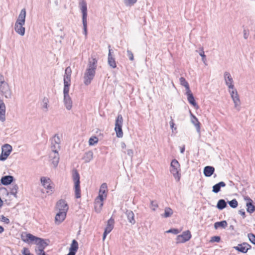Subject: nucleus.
Wrapping results in <instances>:
<instances>
[{"instance_id": "1", "label": "nucleus", "mask_w": 255, "mask_h": 255, "mask_svg": "<svg viewBox=\"0 0 255 255\" xmlns=\"http://www.w3.org/2000/svg\"><path fill=\"white\" fill-rule=\"evenodd\" d=\"M21 238L24 242L28 244L34 243L36 245L37 249H35V252L37 255H41V253L44 252V249L48 245L44 239L35 237L30 233H22Z\"/></svg>"}, {"instance_id": "2", "label": "nucleus", "mask_w": 255, "mask_h": 255, "mask_svg": "<svg viewBox=\"0 0 255 255\" xmlns=\"http://www.w3.org/2000/svg\"><path fill=\"white\" fill-rule=\"evenodd\" d=\"M97 59L93 57L89 59L88 68H87L84 76V82L86 85L90 84L94 79L97 68Z\"/></svg>"}, {"instance_id": "3", "label": "nucleus", "mask_w": 255, "mask_h": 255, "mask_svg": "<svg viewBox=\"0 0 255 255\" xmlns=\"http://www.w3.org/2000/svg\"><path fill=\"white\" fill-rule=\"evenodd\" d=\"M108 193L107 185L106 183H103L100 188L98 196L94 201L95 209L97 212H100L103 207L104 201L107 198Z\"/></svg>"}, {"instance_id": "4", "label": "nucleus", "mask_w": 255, "mask_h": 255, "mask_svg": "<svg viewBox=\"0 0 255 255\" xmlns=\"http://www.w3.org/2000/svg\"><path fill=\"white\" fill-rule=\"evenodd\" d=\"M72 74V70L71 68L69 66L67 67L65 70V74L64 76V96H69V86L71 84V77Z\"/></svg>"}, {"instance_id": "5", "label": "nucleus", "mask_w": 255, "mask_h": 255, "mask_svg": "<svg viewBox=\"0 0 255 255\" xmlns=\"http://www.w3.org/2000/svg\"><path fill=\"white\" fill-rule=\"evenodd\" d=\"M180 165L175 159H173L170 164V171L177 181H179L181 178Z\"/></svg>"}, {"instance_id": "6", "label": "nucleus", "mask_w": 255, "mask_h": 255, "mask_svg": "<svg viewBox=\"0 0 255 255\" xmlns=\"http://www.w3.org/2000/svg\"><path fill=\"white\" fill-rule=\"evenodd\" d=\"M72 177L74 182L75 197L76 198H79L81 197L80 175L76 170L73 171Z\"/></svg>"}, {"instance_id": "7", "label": "nucleus", "mask_w": 255, "mask_h": 255, "mask_svg": "<svg viewBox=\"0 0 255 255\" xmlns=\"http://www.w3.org/2000/svg\"><path fill=\"white\" fill-rule=\"evenodd\" d=\"M123 124V118L121 115H119L116 120L115 131L116 133V136L121 138L123 136L124 133L122 130Z\"/></svg>"}, {"instance_id": "8", "label": "nucleus", "mask_w": 255, "mask_h": 255, "mask_svg": "<svg viewBox=\"0 0 255 255\" xmlns=\"http://www.w3.org/2000/svg\"><path fill=\"white\" fill-rule=\"evenodd\" d=\"M80 8L82 13V21L84 27V30L85 35L87 34V3L85 1H82L80 3Z\"/></svg>"}, {"instance_id": "9", "label": "nucleus", "mask_w": 255, "mask_h": 255, "mask_svg": "<svg viewBox=\"0 0 255 255\" xmlns=\"http://www.w3.org/2000/svg\"><path fill=\"white\" fill-rule=\"evenodd\" d=\"M41 182L43 187L47 190V193L52 194L54 189V184L49 178L42 177Z\"/></svg>"}, {"instance_id": "10", "label": "nucleus", "mask_w": 255, "mask_h": 255, "mask_svg": "<svg viewBox=\"0 0 255 255\" xmlns=\"http://www.w3.org/2000/svg\"><path fill=\"white\" fill-rule=\"evenodd\" d=\"M1 153L0 155V160H5L10 154L12 151V147L8 144H5L2 146Z\"/></svg>"}, {"instance_id": "11", "label": "nucleus", "mask_w": 255, "mask_h": 255, "mask_svg": "<svg viewBox=\"0 0 255 255\" xmlns=\"http://www.w3.org/2000/svg\"><path fill=\"white\" fill-rule=\"evenodd\" d=\"M191 236L189 231H185L182 234L177 236L176 237V243L177 244H180L188 241L191 238Z\"/></svg>"}, {"instance_id": "12", "label": "nucleus", "mask_w": 255, "mask_h": 255, "mask_svg": "<svg viewBox=\"0 0 255 255\" xmlns=\"http://www.w3.org/2000/svg\"><path fill=\"white\" fill-rule=\"evenodd\" d=\"M229 92L231 94V96L235 104V107H239L241 105V101L237 91L233 88V89L229 90Z\"/></svg>"}, {"instance_id": "13", "label": "nucleus", "mask_w": 255, "mask_h": 255, "mask_svg": "<svg viewBox=\"0 0 255 255\" xmlns=\"http://www.w3.org/2000/svg\"><path fill=\"white\" fill-rule=\"evenodd\" d=\"M251 246L247 243L244 242L239 244L237 246L234 247L236 251L242 253H247L251 249Z\"/></svg>"}, {"instance_id": "14", "label": "nucleus", "mask_w": 255, "mask_h": 255, "mask_svg": "<svg viewBox=\"0 0 255 255\" xmlns=\"http://www.w3.org/2000/svg\"><path fill=\"white\" fill-rule=\"evenodd\" d=\"M114 220L110 218L107 223V226L105 228L104 233L103 234V240L104 241L106 238L107 235L109 234L113 230L114 226Z\"/></svg>"}, {"instance_id": "15", "label": "nucleus", "mask_w": 255, "mask_h": 255, "mask_svg": "<svg viewBox=\"0 0 255 255\" xmlns=\"http://www.w3.org/2000/svg\"><path fill=\"white\" fill-rule=\"evenodd\" d=\"M52 145L51 146L52 151H56L59 150L60 148V139L58 135H55L52 139Z\"/></svg>"}, {"instance_id": "16", "label": "nucleus", "mask_w": 255, "mask_h": 255, "mask_svg": "<svg viewBox=\"0 0 255 255\" xmlns=\"http://www.w3.org/2000/svg\"><path fill=\"white\" fill-rule=\"evenodd\" d=\"M56 207L59 211L67 212L68 206L66 201L63 200H60L56 204Z\"/></svg>"}, {"instance_id": "17", "label": "nucleus", "mask_w": 255, "mask_h": 255, "mask_svg": "<svg viewBox=\"0 0 255 255\" xmlns=\"http://www.w3.org/2000/svg\"><path fill=\"white\" fill-rule=\"evenodd\" d=\"M67 215V212L59 211L58 213L56 214L55 217V222L57 224H59L62 223L66 218Z\"/></svg>"}, {"instance_id": "18", "label": "nucleus", "mask_w": 255, "mask_h": 255, "mask_svg": "<svg viewBox=\"0 0 255 255\" xmlns=\"http://www.w3.org/2000/svg\"><path fill=\"white\" fill-rule=\"evenodd\" d=\"M50 158L52 161V163L54 167H56L58 164L59 157L58 154V150L52 151V153L50 155Z\"/></svg>"}, {"instance_id": "19", "label": "nucleus", "mask_w": 255, "mask_h": 255, "mask_svg": "<svg viewBox=\"0 0 255 255\" xmlns=\"http://www.w3.org/2000/svg\"><path fill=\"white\" fill-rule=\"evenodd\" d=\"M224 78L227 85L228 86L230 89H233L234 88V85L233 84V80L230 75V74L227 72H226L224 74Z\"/></svg>"}, {"instance_id": "20", "label": "nucleus", "mask_w": 255, "mask_h": 255, "mask_svg": "<svg viewBox=\"0 0 255 255\" xmlns=\"http://www.w3.org/2000/svg\"><path fill=\"white\" fill-rule=\"evenodd\" d=\"M24 24V23L16 21L14 26L15 31L22 36L25 33V28L23 27Z\"/></svg>"}, {"instance_id": "21", "label": "nucleus", "mask_w": 255, "mask_h": 255, "mask_svg": "<svg viewBox=\"0 0 255 255\" xmlns=\"http://www.w3.org/2000/svg\"><path fill=\"white\" fill-rule=\"evenodd\" d=\"M245 200L246 201V205L247 207V211L250 213H253L255 211V207L253 204V200L249 197H245Z\"/></svg>"}, {"instance_id": "22", "label": "nucleus", "mask_w": 255, "mask_h": 255, "mask_svg": "<svg viewBox=\"0 0 255 255\" xmlns=\"http://www.w3.org/2000/svg\"><path fill=\"white\" fill-rule=\"evenodd\" d=\"M186 94L187 95V99H188L189 103L191 105L193 106L194 107L198 108V106L195 102V100L193 95L191 92V91L188 90V91H186Z\"/></svg>"}, {"instance_id": "23", "label": "nucleus", "mask_w": 255, "mask_h": 255, "mask_svg": "<svg viewBox=\"0 0 255 255\" xmlns=\"http://www.w3.org/2000/svg\"><path fill=\"white\" fill-rule=\"evenodd\" d=\"M108 63L111 67L115 68L117 67V64L115 59L112 55V50L109 48L108 54Z\"/></svg>"}, {"instance_id": "24", "label": "nucleus", "mask_w": 255, "mask_h": 255, "mask_svg": "<svg viewBox=\"0 0 255 255\" xmlns=\"http://www.w3.org/2000/svg\"><path fill=\"white\" fill-rule=\"evenodd\" d=\"M13 178L12 176H5L1 178L0 181L1 184L4 185L10 184L13 181Z\"/></svg>"}, {"instance_id": "25", "label": "nucleus", "mask_w": 255, "mask_h": 255, "mask_svg": "<svg viewBox=\"0 0 255 255\" xmlns=\"http://www.w3.org/2000/svg\"><path fill=\"white\" fill-rule=\"evenodd\" d=\"M215 168L210 166H206L204 169V174L205 176L210 177L214 173Z\"/></svg>"}, {"instance_id": "26", "label": "nucleus", "mask_w": 255, "mask_h": 255, "mask_svg": "<svg viewBox=\"0 0 255 255\" xmlns=\"http://www.w3.org/2000/svg\"><path fill=\"white\" fill-rule=\"evenodd\" d=\"M25 16L26 10L24 8H23L21 10L16 22L25 23Z\"/></svg>"}, {"instance_id": "27", "label": "nucleus", "mask_w": 255, "mask_h": 255, "mask_svg": "<svg viewBox=\"0 0 255 255\" xmlns=\"http://www.w3.org/2000/svg\"><path fill=\"white\" fill-rule=\"evenodd\" d=\"M0 90L3 94H6L9 91V88L7 83L3 80L0 81Z\"/></svg>"}, {"instance_id": "28", "label": "nucleus", "mask_w": 255, "mask_h": 255, "mask_svg": "<svg viewBox=\"0 0 255 255\" xmlns=\"http://www.w3.org/2000/svg\"><path fill=\"white\" fill-rule=\"evenodd\" d=\"M226 186L225 182L221 181L218 184H215L213 187V192L218 193L220 191L221 187H224Z\"/></svg>"}, {"instance_id": "29", "label": "nucleus", "mask_w": 255, "mask_h": 255, "mask_svg": "<svg viewBox=\"0 0 255 255\" xmlns=\"http://www.w3.org/2000/svg\"><path fill=\"white\" fill-rule=\"evenodd\" d=\"M78 243L75 240H73L72 242L71 245H70L69 251L73 252H74V253L76 254L77 251H78Z\"/></svg>"}, {"instance_id": "30", "label": "nucleus", "mask_w": 255, "mask_h": 255, "mask_svg": "<svg viewBox=\"0 0 255 255\" xmlns=\"http://www.w3.org/2000/svg\"><path fill=\"white\" fill-rule=\"evenodd\" d=\"M228 224L226 221H222L221 222H217L214 224V228L216 229L219 228H225L227 227Z\"/></svg>"}, {"instance_id": "31", "label": "nucleus", "mask_w": 255, "mask_h": 255, "mask_svg": "<svg viewBox=\"0 0 255 255\" xmlns=\"http://www.w3.org/2000/svg\"><path fill=\"white\" fill-rule=\"evenodd\" d=\"M173 211L170 207H166L164 209V213L162 216L164 218H168L172 215Z\"/></svg>"}, {"instance_id": "32", "label": "nucleus", "mask_w": 255, "mask_h": 255, "mask_svg": "<svg viewBox=\"0 0 255 255\" xmlns=\"http://www.w3.org/2000/svg\"><path fill=\"white\" fill-rule=\"evenodd\" d=\"M64 102L66 108L68 110L71 109L72 106V102L69 96H64Z\"/></svg>"}, {"instance_id": "33", "label": "nucleus", "mask_w": 255, "mask_h": 255, "mask_svg": "<svg viewBox=\"0 0 255 255\" xmlns=\"http://www.w3.org/2000/svg\"><path fill=\"white\" fill-rule=\"evenodd\" d=\"M227 206V204L225 201L223 199L219 200L218 202L217 207L219 210H222L226 208Z\"/></svg>"}, {"instance_id": "34", "label": "nucleus", "mask_w": 255, "mask_h": 255, "mask_svg": "<svg viewBox=\"0 0 255 255\" xmlns=\"http://www.w3.org/2000/svg\"><path fill=\"white\" fill-rule=\"evenodd\" d=\"M180 82L181 85L185 87L186 91L190 90L189 84L184 77L180 78Z\"/></svg>"}, {"instance_id": "35", "label": "nucleus", "mask_w": 255, "mask_h": 255, "mask_svg": "<svg viewBox=\"0 0 255 255\" xmlns=\"http://www.w3.org/2000/svg\"><path fill=\"white\" fill-rule=\"evenodd\" d=\"M128 219L130 223L132 224L135 223L134 215L132 211H129L127 213Z\"/></svg>"}, {"instance_id": "36", "label": "nucleus", "mask_w": 255, "mask_h": 255, "mask_svg": "<svg viewBox=\"0 0 255 255\" xmlns=\"http://www.w3.org/2000/svg\"><path fill=\"white\" fill-rule=\"evenodd\" d=\"M192 122L198 129H200V123L198 120L197 118L194 116H192Z\"/></svg>"}, {"instance_id": "37", "label": "nucleus", "mask_w": 255, "mask_h": 255, "mask_svg": "<svg viewBox=\"0 0 255 255\" xmlns=\"http://www.w3.org/2000/svg\"><path fill=\"white\" fill-rule=\"evenodd\" d=\"M98 142V138L97 136H94L90 138L89 143L90 145H93Z\"/></svg>"}, {"instance_id": "38", "label": "nucleus", "mask_w": 255, "mask_h": 255, "mask_svg": "<svg viewBox=\"0 0 255 255\" xmlns=\"http://www.w3.org/2000/svg\"><path fill=\"white\" fill-rule=\"evenodd\" d=\"M229 204L230 206L233 208H236L238 205V203L237 201L236 200V199H235L230 201L229 202Z\"/></svg>"}, {"instance_id": "39", "label": "nucleus", "mask_w": 255, "mask_h": 255, "mask_svg": "<svg viewBox=\"0 0 255 255\" xmlns=\"http://www.w3.org/2000/svg\"><path fill=\"white\" fill-rule=\"evenodd\" d=\"M250 241L253 244L255 245V235L252 233L248 235Z\"/></svg>"}, {"instance_id": "40", "label": "nucleus", "mask_w": 255, "mask_h": 255, "mask_svg": "<svg viewBox=\"0 0 255 255\" xmlns=\"http://www.w3.org/2000/svg\"><path fill=\"white\" fill-rule=\"evenodd\" d=\"M0 221L6 224H8L10 223L9 220L7 218L2 215L1 216Z\"/></svg>"}, {"instance_id": "41", "label": "nucleus", "mask_w": 255, "mask_h": 255, "mask_svg": "<svg viewBox=\"0 0 255 255\" xmlns=\"http://www.w3.org/2000/svg\"><path fill=\"white\" fill-rule=\"evenodd\" d=\"M180 232L178 231V230L176 229H170L166 231V233H173L174 234H177Z\"/></svg>"}, {"instance_id": "42", "label": "nucleus", "mask_w": 255, "mask_h": 255, "mask_svg": "<svg viewBox=\"0 0 255 255\" xmlns=\"http://www.w3.org/2000/svg\"><path fill=\"white\" fill-rule=\"evenodd\" d=\"M200 55L202 57V60L204 62H205V60H206V56H205V55L204 54V51L203 50V48H201V52L200 53Z\"/></svg>"}, {"instance_id": "43", "label": "nucleus", "mask_w": 255, "mask_h": 255, "mask_svg": "<svg viewBox=\"0 0 255 255\" xmlns=\"http://www.w3.org/2000/svg\"><path fill=\"white\" fill-rule=\"evenodd\" d=\"M220 241V237L218 236H214L212 238L211 241L219 242Z\"/></svg>"}, {"instance_id": "44", "label": "nucleus", "mask_w": 255, "mask_h": 255, "mask_svg": "<svg viewBox=\"0 0 255 255\" xmlns=\"http://www.w3.org/2000/svg\"><path fill=\"white\" fill-rule=\"evenodd\" d=\"M249 35V31L248 30L245 29L244 30V37L245 39H247Z\"/></svg>"}, {"instance_id": "45", "label": "nucleus", "mask_w": 255, "mask_h": 255, "mask_svg": "<svg viewBox=\"0 0 255 255\" xmlns=\"http://www.w3.org/2000/svg\"><path fill=\"white\" fill-rule=\"evenodd\" d=\"M128 54L129 59L131 61L133 60V55L131 51H128Z\"/></svg>"}, {"instance_id": "46", "label": "nucleus", "mask_w": 255, "mask_h": 255, "mask_svg": "<svg viewBox=\"0 0 255 255\" xmlns=\"http://www.w3.org/2000/svg\"><path fill=\"white\" fill-rule=\"evenodd\" d=\"M127 2L129 4H133L136 2L137 0H127Z\"/></svg>"}, {"instance_id": "47", "label": "nucleus", "mask_w": 255, "mask_h": 255, "mask_svg": "<svg viewBox=\"0 0 255 255\" xmlns=\"http://www.w3.org/2000/svg\"><path fill=\"white\" fill-rule=\"evenodd\" d=\"M169 124H170V126L171 128H174V123L173 121L172 120L170 122Z\"/></svg>"}, {"instance_id": "48", "label": "nucleus", "mask_w": 255, "mask_h": 255, "mask_svg": "<svg viewBox=\"0 0 255 255\" xmlns=\"http://www.w3.org/2000/svg\"><path fill=\"white\" fill-rule=\"evenodd\" d=\"M3 231L4 228L2 226H0V234L2 233Z\"/></svg>"}, {"instance_id": "49", "label": "nucleus", "mask_w": 255, "mask_h": 255, "mask_svg": "<svg viewBox=\"0 0 255 255\" xmlns=\"http://www.w3.org/2000/svg\"><path fill=\"white\" fill-rule=\"evenodd\" d=\"M184 151H185V147H184V146H183L181 148L180 151L181 153H183L184 152Z\"/></svg>"}, {"instance_id": "50", "label": "nucleus", "mask_w": 255, "mask_h": 255, "mask_svg": "<svg viewBox=\"0 0 255 255\" xmlns=\"http://www.w3.org/2000/svg\"><path fill=\"white\" fill-rule=\"evenodd\" d=\"M2 205H3V201L0 198V207H1L2 206Z\"/></svg>"}, {"instance_id": "51", "label": "nucleus", "mask_w": 255, "mask_h": 255, "mask_svg": "<svg viewBox=\"0 0 255 255\" xmlns=\"http://www.w3.org/2000/svg\"><path fill=\"white\" fill-rule=\"evenodd\" d=\"M46 255L45 253L44 252H42L41 253V255Z\"/></svg>"}, {"instance_id": "52", "label": "nucleus", "mask_w": 255, "mask_h": 255, "mask_svg": "<svg viewBox=\"0 0 255 255\" xmlns=\"http://www.w3.org/2000/svg\"><path fill=\"white\" fill-rule=\"evenodd\" d=\"M242 215H243V216H245V212H243L242 213Z\"/></svg>"}]
</instances>
